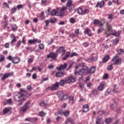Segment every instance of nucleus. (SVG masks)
<instances>
[{"instance_id":"obj_1","label":"nucleus","mask_w":124,"mask_h":124,"mask_svg":"<svg viewBox=\"0 0 124 124\" xmlns=\"http://www.w3.org/2000/svg\"><path fill=\"white\" fill-rule=\"evenodd\" d=\"M26 94V92H24V94L23 92V89H21L20 92L14 95V100L16 102H19L18 104V106L22 105L23 102L25 101L26 98H24V95Z\"/></svg>"},{"instance_id":"obj_2","label":"nucleus","mask_w":124,"mask_h":124,"mask_svg":"<svg viewBox=\"0 0 124 124\" xmlns=\"http://www.w3.org/2000/svg\"><path fill=\"white\" fill-rule=\"evenodd\" d=\"M89 69V67L88 66L85 65L83 66L82 68L80 69L78 72L75 71V75H77L78 74V75H80V76H82L86 71H87Z\"/></svg>"},{"instance_id":"obj_3","label":"nucleus","mask_w":124,"mask_h":124,"mask_svg":"<svg viewBox=\"0 0 124 124\" xmlns=\"http://www.w3.org/2000/svg\"><path fill=\"white\" fill-rule=\"evenodd\" d=\"M78 13L79 15H86V14H89L90 13V10L87 8H85L83 10L80 7L78 9Z\"/></svg>"},{"instance_id":"obj_4","label":"nucleus","mask_w":124,"mask_h":124,"mask_svg":"<svg viewBox=\"0 0 124 124\" xmlns=\"http://www.w3.org/2000/svg\"><path fill=\"white\" fill-rule=\"evenodd\" d=\"M112 61L113 62V64L118 65L122 63V59L119 58L117 55H115L113 57Z\"/></svg>"},{"instance_id":"obj_5","label":"nucleus","mask_w":124,"mask_h":124,"mask_svg":"<svg viewBox=\"0 0 124 124\" xmlns=\"http://www.w3.org/2000/svg\"><path fill=\"white\" fill-rule=\"evenodd\" d=\"M46 58L47 59H49V58H50V59H52L53 61H56L57 58H58V54L51 52L46 56Z\"/></svg>"},{"instance_id":"obj_6","label":"nucleus","mask_w":124,"mask_h":124,"mask_svg":"<svg viewBox=\"0 0 124 124\" xmlns=\"http://www.w3.org/2000/svg\"><path fill=\"white\" fill-rule=\"evenodd\" d=\"M31 104V102L30 101H27L24 105L21 108V111L23 112H26L30 108V105Z\"/></svg>"},{"instance_id":"obj_7","label":"nucleus","mask_w":124,"mask_h":124,"mask_svg":"<svg viewBox=\"0 0 124 124\" xmlns=\"http://www.w3.org/2000/svg\"><path fill=\"white\" fill-rule=\"evenodd\" d=\"M37 42V43H41V40L33 38V39H30L28 40V43L29 44H30V45H35Z\"/></svg>"},{"instance_id":"obj_8","label":"nucleus","mask_w":124,"mask_h":124,"mask_svg":"<svg viewBox=\"0 0 124 124\" xmlns=\"http://www.w3.org/2000/svg\"><path fill=\"white\" fill-rule=\"evenodd\" d=\"M60 85H59V82H56L52 86L48 87L46 88V90H50V91H55V90H57L59 88Z\"/></svg>"},{"instance_id":"obj_9","label":"nucleus","mask_w":124,"mask_h":124,"mask_svg":"<svg viewBox=\"0 0 124 124\" xmlns=\"http://www.w3.org/2000/svg\"><path fill=\"white\" fill-rule=\"evenodd\" d=\"M66 52L65 49H64V47L63 46H60L59 47L58 50L56 51V53H58L59 54H61V56H63L64 53Z\"/></svg>"},{"instance_id":"obj_10","label":"nucleus","mask_w":124,"mask_h":124,"mask_svg":"<svg viewBox=\"0 0 124 124\" xmlns=\"http://www.w3.org/2000/svg\"><path fill=\"white\" fill-rule=\"evenodd\" d=\"M11 76H13V73H7L6 74H4L1 78V80L3 81L9 77H11Z\"/></svg>"},{"instance_id":"obj_11","label":"nucleus","mask_w":124,"mask_h":124,"mask_svg":"<svg viewBox=\"0 0 124 124\" xmlns=\"http://www.w3.org/2000/svg\"><path fill=\"white\" fill-rule=\"evenodd\" d=\"M105 85H106V82L104 81L101 82L97 87L98 91H103V89H104V86H105Z\"/></svg>"},{"instance_id":"obj_12","label":"nucleus","mask_w":124,"mask_h":124,"mask_svg":"<svg viewBox=\"0 0 124 124\" xmlns=\"http://www.w3.org/2000/svg\"><path fill=\"white\" fill-rule=\"evenodd\" d=\"M20 61H21V58L18 57H13L12 62L15 64H17V63L20 62Z\"/></svg>"},{"instance_id":"obj_13","label":"nucleus","mask_w":124,"mask_h":124,"mask_svg":"<svg viewBox=\"0 0 124 124\" xmlns=\"http://www.w3.org/2000/svg\"><path fill=\"white\" fill-rule=\"evenodd\" d=\"M104 6V1L102 0L101 1H98L95 7L97 8V7H99V8H102Z\"/></svg>"},{"instance_id":"obj_14","label":"nucleus","mask_w":124,"mask_h":124,"mask_svg":"<svg viewBox=\"0 0 124 124\" xmlns=\"http://www.w3.org/2000/svg\"><path fill=\"white\" fill-rule=\"evenodd\" d=\"M10 28H11L12 31H17V30L18 29V27H17V25L15 24H11L10 26Z\"/></svg>"},{"instance_id":"obj_15","label":"nucleus","mask_w":124,"mask_h":124,"mask_svg":"<svg viewBox=\"0 0 124 124\" xmlns=\"http://www.w3.org/2000/svg\"><path fill=\"white\" fill-rule=\"evenodd\" d=\"M67 67V63H64L63 65H61L60 67H59L57 69L58 70H64L65 68Z\"/></svg>"},{"instance_id":"obj_16","label":"nucleus","mask_w":124,"mask_h":124,"mask_svg":"<svg viewBox=\"0 0 124 124\" xmlns=\"http://www.w3.org/2000/svg\"><path fill=\"white\" fill-rule=\"evenodd\" d=\"M90 60L92 62H96L97 61V56L95 54H92Z\"/></svg>"},{"instance_id":"obj_17","label":"nucleus","mask_w":124,"mask_h":124,"mask_svg":"<svg viewBox=\"0 0 124 124\" xmlns=\"http://www.w3.org/2000/svg\"><path fill=\"white\" fill-rule=\"evenodd\" d=\"M89 108L90 107H89V105H88L87 104L84 105L82 108L83 112H84V113H87V112L89 111Z\"/></svg>"},{"instance_id":"obj_18","label":"nucleus","mask_w":124,"mask_h":124,"mask_svg":"<svg viewBox=\"0 0 124 124\" xmlns=\"http://www.w3.org/2000/svg\"><path fill=\"white\" fill-rule=\"evenodd\" d=\"M69 111L68 110H67V111H59L58 113L60 114V115H63V116H65V117H66L67 116H68L69 115Z\"/></svg>"},{"instance_id":"obj_19","label":"nucleus","mask_w":124,"mask_h":124,"mask_svg":"<svg viewBox=\"0 0 124 124\" xmlns=\"http://www.w3.org/2000/svg\"><path fill=\"white\" fill-rule=\"evenodd\" d=\"M25 121H28L29 122H31L33 124H35V123L37 121V118H26L25 119Z\"/></svg>"},{"instance_id":"obj_20","label":"nucleus","mask_w":124,"mask_h":124,"mask_svg":"<svg viewBox=\"0 0 124 124\" xmlns=\"http://www.w3.org/2000/svg\"><path fill=\"white\" fill-rule=\"evenodd\" d=\"M107 31H110L112 30V25L109 23V22L106 23Z\"/></svg>"},{"instance_id":"obj_21","label":"nucleus","mask_w":124,"mask_h":124,"mask_svg":"<svg viewBox=\"0 0 124 124\" xmlns=\"http://www.w3.org/2000/svg\"><path fill=\"white\" fill-rule=\"evenodd\" d=\"M109 58L110 56H109V55H107L105 56L102 60L103 62H108V61L109 60Z\"/></svg>"},{"instance_id":"obj_22","label":"nucleus","mask_w":124,"mask_h":124,"mask_svg":"<svg viewBox=\"0 0 124 124\" xmlns=\"http://www.w3.org/2000/svg\"><path fill=\"white\" fill-rule=\"evenodd\" d=\"M95 72V68L94 66L92 67L88 71L89 74H93Z\"/></svg>"},{"instance_id":"obj_23","label":"nucleus","mask_w":124,"mask_h":124,"mask_svg":"<svg viewBox=\"0 0 124 124\" xmlns=\"http://www.w3.org/2000/svg\"><path fill=\"white\" fill-rule=\"evenodd\" d=\"M22 91H23V94H24V95H23L24 97L25 98H26V99H27V97H29V96H31V93H30L28 94V93H27L26 91H25L23 89H22ZM24 93H26V94H25Z\"/></svg>"},{"instance_id":"obj_24","label":"nucleus","mask_w":124,"mask_h":124,"mask_svg":"<svg viewBox=\"0 0 124 124\" xmlns=\"http://www.w3.org/2000/svg\"><path fill=\"white\" fill-rule=\"evenodd\" d=\"M56 77H63L64 76V73L62 72H59L56 73Z\"/></svg>"},{"instance_id":"obj_25","label":"nucleus","mask_w":124,"mask_h":124,"mask_svg":"<svg viewBox=\"0 0 124 124\" xmlns=\"http://www.w3.org/2000/svg\"><path fill=\"white\" fill-rule=\"evenodd\" d=\"M63 95V92L62 91H60L57 93V95L60 100H61L62 97Z\"/></svg>"},{"instance_id":"obj_26","label":"nucleus","mask_w":124,"mask_h":124,"mask_svg":"<svg viewBox=\"0 0 124 124\" xmlns=\"http://www.w3.org/2000/svg\"><path fill=\"white\" fill-rule=\"evenodd\" d=\"M70 80L71 83H74L75 82H76V78L74 76H70Z\"/></svg>"},{"instance_id":"obj_27","label":"nucleus","mask_w":124,"mask_h":124,"mask_svg":"<svg viewBox=\"0 0 124 124\" xmlns=\"http://www.w3.org/2000/svg\"><path fill=\"white\" fill-rule=\"evenodd\" d=\"M11 35L13 36V38L11 42V44H13V43H15L17 40L16 39V37L14 36V34H11Z\"/></svg>"},{"instance_id":"obj_28","label":"nucleus","mask_w":124,"mask_h":124,"mask_svg":"<svg viewBox=\"0 0 124 124\" xmlns=\"http://www.w3.org/2000/svg\"><path fill=\"white\" fill-rule=\"evenodd\" d=\"M68 123H71V124H74V120L70 118H68L65 122V124H67Z\"/></svg>"},{"instance_id":"obj_29","label":"nucleus","mask_w":124,"mask_h":124,"mask_svg":"<svg viewBox=\"0 0 124 124\" xmlns=\"http://www.w3.org/2000/svg\"><path fill=\"white\" fill-rule=\"evenodd\" d=\"M72 4V0H68L66 4V7H69V6H71V5H73Z\"/></svg>"},{"instance_id":"obj_30","label":"nucleus","mask_w":124,"mask_h":124,"mask_svg":"<svg viewBox=\"0 0 124 124\" xmlns=\"http://www.w3.org/2000/svg\"><path fill=\"white\" fill-rule=\"evenodd\" d=\"M59 84L60 86H61V87H63V86H64V84H66V83H65V80L61 79L59 82Z\"/></svg>"},{"instance_id":"obj_31","label":"nucleus","mask_w":124,"mask_h":124,"mask_svg":"<svg viewBox=\"0 0 124 124\" xmlns=\"http://www.w3.org/2000/svg\"><path fill=\"white\" fill-rule=\"evenodd\" d=\"M114 31V33H111V35H114V36H117V37L120 36V34H121L120 32H117L115 31Z\"/></svg>"},{"instance_id":"obj_32","label":"nucleus","mask_w":124,"mask_h":124,"mask_svg":"<svg viewBox=\"0 0 124 124\" xmlns=\"http://www.w3.org/2000/svg\"><path fill=\"white\" fill-rule=\"evenodd\" d=\"M16 11H17V8L14 6V7L11 9V13L14 14V13H16Z\"/></svg>"},{"instance_id":"obj_33","label":"nucleus","mask_w":124,"mask_h":124,"mask_svg":"<svg viewBox=\"0 0 124 124\" xmlns=\"http://www.w3.org/2000/svg\"><path fill=\"white\" fill-rule=\"evenodd\" d=\"M67 97H68V96L66 94H63L62 97L60 99V100H65V99H67Z\"/></svg>"},{"instance_id":"obj_34","label":"nucleus","mask_w":124,"mask_h":124,"mask_svg":"<svg viewBox=\"0 0 124 124\" xmlns=\"http://www.w3.org/2000/svg\"><path fill=\"white\" fill-rule=\"evenodd\" d=\"M57 13H58V12L56 10H52L51 12V16H56Z\"/></svg>"},{"instance_id":"obj_35","label":"nucleus","mask_w":124,"mask_h":124,"mask_svg":"<svg viewBox=\"0 0 124 124\" xmlns=\"http://www.w3.org/2000/svg\"><path fill=\"white\" fill-rule=\"evenodd\" d=\"M69 36L71 38H72V39H73L75 38V37H77L78 35L75 34L74 33H71L70 34Z\"/></svg>"},{"instance_id":"obj_36","label":"nucleus","mask_w":124,"mask_h":124,"mask_svg":"<svg viewBox=\"0 0 124 124\" xmlns=\"http://www.w3.org/2000/svg\"><path fill=\"white\" fill-rule=\"evenodd\" d=\"M9 111H10L9 108H6L3 110V114H4V115H5V114H7V113H8Z\"/></svg>"},{"instance_id":"obj_37","label":"nucleus","mask_w":124,"mask_h":124,"mask_svg":"<svg viewBox=\"0 0 124 124\" xmlns=\"http://www.w3.org/2000/svg\"><path fill=\"white\" fill-rule=\"evenodd\" d=\"M65 82L66 84H69V83H71V81H70V77L66 78H65Z\"/></svg>"},{"instance_id":"obj_38","label":"nucleus","mask_w":124,"mask_h":124,"mask_svg":"<svg viewBox=\"0 0 124 124\" xmlns=\"http://www.w3.org/2000/svg\"><path fill=\"white\" fill-rule=\"evenodd\" d=\"M44 45L43 44H40L38 45V48L40 50H44Z\"/></svg>"},{"instance_id":"obj_39","label":"nucleus","mask_w":124,"mask_h":124,"mask_svg":"<svg viewBox=\"0 0 124 124\" xmlns=\"http://www.w3.org/2000/svg\"><path fill=\"white\" fill-rule=\"evenodd\" d=\"M124 51L122 49H119L117 50V53L118 55H123L124 54Z\"/></svg>"},{"instance_id":"obj_40","label":"nucleus","mask_w":124,"mask_h":124,"mask_svg":"<svg viewBox=\"0 0 124 124\" xmlns=\"http://www.w3.org/2000/svg\"><path fill=\"white\" fill-rule=\"evenodd\" d=\"M76 22V20H75V18L72 17L70 19V23L71 24H75Z\"/></svg>"},{"instance_id":"obj_41","label":"nucleus","mask_w":124,"mask_h":124,"mask_svg":"<svg viewBox=\"0 0 124 124\" xmlns=\"http://www.w3.org/2000/svg\"><path fill=\"white\" fill-rule=\"evenodd\" d=\"M111 93V89L108 88L105 92V95H108Z\"/></svg>"},{"instance_id":"obj_42","label":"nucleus","mask_w":124,"mask_h":124,"mask_svg":"<svg viewBox=\"0 0 124 124\" xmlns=\"http://www.w3.org/2000/svg\"><path fill=\"white\" fill-rule=\"evenodd\" d=\"M39 116L40 117H45L46 116V113L43 112V111L39 112Z\"/></svg>"},{"instance_id":"obj_43","label":"nucleus","mask_w":124,"mask_h":124,"mask_svg":"<svg viewBox=\"0 0 124 124\" xmlns=\"http://www.w3.org/2000/svg\"><path fill=\"white\" fill-rule=\"evenodd\" d=\"M22 44V42L20 40L18 41L16 45V48H19L20 46H21V44Z\"/></svg>"},{"instance_id":"obj_44","label":"nucleus","mask_w":124,"mask_h":124,"mask_svg":"<svg viewBox=\"0 0 124 124\" xmlns=\"http://www.w3.org/2000/svg\"><path fill=\"white\" fill-rule=\"evenodd\" d=\"M99 22V20H98V19H94L93 21V24L95 26L96 25H98Z\"/></svg>"},{"instance_id":"obj_45","label":"nucleus","mask_w":124,"mask_h":124,"mask_svg":"<svg viewBox=\"0 0 124 124\" xmlns=\"http://www.w3.org/2000/svg\"><path fill=\"white\" fill-rule=\"evenodd\" d=\"M86 86L87 88H89V89H90V88H92V87H93V83L90 82H88L86 84Z\"/></svg>"},{"instance_id":"obj_46","label":"nucleus","mask_w":124,"mask_h":124,"mask_svg":"<svg viewBox=\"0 0 124 124\" xmlns=\"http://www.w3.org/2000/svg\"><path fill=\"white\" fill-rule=\"evenodd\" d=\"M26 52H28V53L33 51V50L30 47H26Z\"/></svg>"},{"instance_id":"obj_47","label":"nucleus","mask_w":124,"mask_h":124,"mask_svg":"<svg viewBox=\"0 0 124 124\" xmlns=\"http://www.w3.org/2000/svg\"><path fill=\"white\" fill-rule=\"evenodd\" d=\"M4 60H5L4 56L3 55L0 56V62H4Z\"/></svg>"},{"instance_id":"obj_48","label":"nucleus","mask_w":124,"mask_h":124,"mask_svg":"<svg viewBox=\"0 0 124 124\" xmlns=\"http://www.w3.org/2000/svg\"><path fill=\"white\" fill-rule=\"evenodd\" d=\"M40 105L42 107H44L45 106H46V104L45 103V102L44 101H42L40 103Z\"/></svg>"},{"instance_id":"obj_49","label":"nucleus","mask_w":124,"mask_h":124,"mask_svg":"<svg viewBox=\"0 0 124 124\" xmlns=\"http://www.w3.org/2000/svg\"><path fill=\"white\" fill-rule=\"evenodd\" d=\"M107 69L108 70H112V69H113V64L110 65H108Z\"/></svg>"},{"instance_id":"obj_50","label":"nucleus","mask_w":124,"mask_h":124,"mask_svg":"<svg viewBox=\"0 0 124 124\" xmlns=\"http://www.w3.org/2000/svg\"><path fill=\"white\" fill-rule=\"evenodd\" d=\"M108 18L109 19V20H113L114 19V16L112 14L108 15Z\"/></svg>"},{"instance_id":"obj_51","label":"nucleus","mask_w":124,"mask_h":124,"mask_svg":"<svg viewBox=\"0 0 124 124\" xmlns=\"http://www.w3.org/2000/svg\"><path fill=\"white\" fill-rule=\"evenodd\" d=\"M47 3V0H42L41 4L43 6H44Z\"/></svg>"},{"instance_id":"obj_52","label":"nucleus","mask_w":124,"mask_h":124,"mask_svg":"<svg viewBox=\"0 0 124 124\" xmlns=\"http://www.w3.org/2000/svg\"><path fill=\"white\" fill-rule=\"evenodd\" d=\"M73 65V63H70L68 67L67 68L66 70L67 71H68L70 68L72 67V66Z\"/></svg>"},{"instance_id":"obj_53","label":"nucleus","mask_w":124,"mask_h":124,"mask_svg":"<svg viewBox=\"0 0 124 124\" xmlns=\"http://www.w3.org/2000/svg\"><path fill=\"white\" fill-rule=\"evenodd\" d=\"M56 21H57V19L56 18H51L49 20V22L50 23H55V22H56Z\"/></svg>"},{"instance_id":"obj_54","label":"nucleus","mask_w":124,"mask_h":124,"mask_svg":"<svg viewBox=\"0 0 124 124\" xmlns=\"http://www.w3.org/2000/svg\"><path fill=\"white\" fill-rule=\"evenodd\" d=\"M105 122L106 123V124H110V123H111V119L110 118H108L107 119H106V120L105 121Z\"/></svg>"},{"instance_id":"obj_55","label":"nucleus","mask_w":124,"mask_h":124,"mask_svg":"<svg viewBox=\"0 0 124 124\" xmlns=\"http://www.w3.org/2000/svg\"><path fill=\"white\" fill-rule=\"evenodd\" d=\"M102 31H103V29H102V28H100L98 29L97 32V34H100V33H101Z\"/></svg>"},{"instance_id":"obj_56","label":"nucleus","mask_w":124,"mask_h":124,"mask_svg":"<svg viewBox=\"0 0 124 124\" xmlns=\"http://www.w3.org/2000/svg\"><path fill=\"white\" fill-rule=\"evenodd\" d=\"M90 31H91V30H90V29H86L84 31V33H85V34H89V33H90Z\"/></svg>"},{"instance_id":"obj_57","label":"nucleus","mask_w":124,"mask_h":124,"mask_svg":"<svg viewBox=\"0 0 124 124\" xmlns=\"http://www.w3.org/2000/svg\"><path fill=\"white\" fill-rule=\"evenodd\" d=\"M74 56H78V54L76 52H73L70 55V57L71 58H72V57H74Z\"/></svg>"},{"instance_id":"obj_58","label":"nucleus","mask_w":124,"mask_h":124,"mask_svg":"<svg viewBox=\"0 0 124 124\" xmlns=\"http://www.w3.org/2000/svg\"><path fill=\"white\" fill-rule=\"evenodd\" d=\"M69 7V10L70 11H72V10H73L74 9V5H72L71 6L68 7Z\"/></svg>"},{"instance_id":"obj_59","label":"nucleus","mask_w":124,"mask_h":124,"mask_svg":"<svg viewBox=\"0 0 124 124\" xmlns=\"http://www.w3.org/2000/svg\"><path fill=\"white\" fill-rule=\"evenodd\" d=\"M16 9H17V10H20L21 9L23 8V5L19 4V5H17L16 6Z\"/></svg>"},{"instance_id":"obj_60","label":"nucleus","mask_w":124,"mask_h":124,"mask_svg":"<svg viewBox=\"0 0 124 124\" xmlns=\"http://www.w3.org/2000/svg\"><path fill=\"white\" fill-rule=\"evenodd\" d=\"M98 26L99 27H102L104 26V23H103L102 22L99 21V23H98Z\"/></svg>"},{"instance_id":"obj_61","label":"nucleus","mask_w":124,"mask_h":124,"mask_svg":"<svg viewBox=\"0 0 124 124\" xmlns=\"http://www.w3.org/2000/svg\"><path fill=\"white\" fill-rule=\"evenodd\" d=\"M67 8L65 6H63L60 10L61 12H63L66 10Z\"/></svg>"},{"instance_id":"obj_62","label":"nucleus","mask_w":124,"mask_h":124,"mask_svg":"<svg viewBox=\"0 0 124 124\" xmlns=\"http://www.w3.org/2000/svg\"><path fill=\"white\" fill-rule=\"evenodd\" d=\"M93 93L94 95H97V90L96 89H94L93 91Z\"/></svg>"},{"instance_id":"obj_63","label":"nucleus","mask_w":124,"mask_h":124,"mask_svg":"<svg viewBox=\"0 0 124 124\" xmlns=\"http://www.w3.org/2000/svg\"><path fill=\"white\" fill-rule=\"evenodd\" d=\"M4 47L5 48H6L7 49H8V48H9V43H5L4 45Z\"/></svg>"},{"instance_id":"obj_64","label":"nucleus","mask_w":124,"mask_h":124,"mask_svg":"<svg viewBox=\"0 0 124 124\" xmlns=\"http://www.w3.org/2000/svg\"><path fill=\"white\" fill-rule=\"evenodd\" d=\"M7 59H8V60H9V61H11L12 62V60H13V57H12V56L11 55H9Z\"/></svg>"}]
</instances>
